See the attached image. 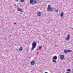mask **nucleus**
<instances>
[{
    "label": "nucleus",
    "instance_id": "f257e3e1",
    "mask_svg": "<svg viewBox=\"0 0 73 73\" xmlns=\"http://www.w3.org/2000/svg\"><path fill=\"white\" fill-rule=\"evenodd\" d=\"M30 3L31 4L32 3V5H35L37 4V0H30Z\"/></svg>",
    "mask_w": 73,
    "mask_h": 73
},
{
    "label": "nucleus",
    "instance_id": "1a4fd4ad",
    "mask_svg": "<svg viewBox=\"0 0 73 73\" xmlns=\"http://www.w3.org/2000/svg\"><path fill=\"white\" fill-rule=\"evenodd\" d=\"M17 10L18 11H21V12H23V9H21L20 8L17 9Z\"/></svg>",
    "mask_w": 73,
    "mask_h": 73
},
{
    "label": "nucleus",
    "instance_id": "dca6fc26",
    "mask_svg": "<svg viewBox=\"0 0 73 73\" xmlns=\"http://www.w3.org/2000/svg\"><path fill=\"white\" fill-rule=\"evenodd\" d=\"M65 73H69V72H65Z\"/></svg>",
    "mask_w": 73,
    "mask_h": 73
},
{
    "label": "nucleus",
    "instance_id": "9d476101",
    "mask_svg": "<svg viewBox=\"0 0 73 73\" xmlns=\"http://www.w3.org/2000/svg\"><path fill=\"white\" fill-rule=\"evenodd\" d=\"M53 59H54V60H57V57L56 56H54L53 57Z\"/></svg>",
    "mask_w": 73,
    "mask_h": 73
},
{
    "label": "nucleus",
    "instance_id": "4be33fe9",
    "mask_svg": "<svg viewBox=\"0 0 73 73\" xmlns=\"http://www.w3.org/2000/svg\"><path fill=\"white\" fill-rule=\"evenodd\" d=\"M40 46H39V48H40Z\"/></svg>",
    "mask_w": 73,
    "mask_h": 73
},
{
    "label": "nucleus",
    "instance_id": "0eeeda50",
    "mask_svg": "<svg viewBox=\"0 0 73 73\" xmlns=\"http://www.w3.org/2000/svg\"><path fill=\"white\" fill-rule=\"evenodd\" d=\"M30 63L31 65H34V64H35V61L34 60L32 61Z\"/></svg>",
    "mask_w": 73,
    "mask_h": 73
},
{
    "label": "nucleus",
    "instance_id": "6ab92c4d",
    "mask_svg": "<svg viewBox=\"0 0 73 73\" xmlns=\"http://www.w3.org/2000/svg\"><path fill=\"white\" fill-rule=\"evenodd\" d=\"M55 46H57V45H55Z\"/></svg>",
    "mask_w": 73,
    "mask_h": 73
},
{
    "label": "nucleus",
    "instance_id": "423d86ee",
    "mask_svg": "<svg viewBox=\"0 0 73 73\" xmlns=\"http://www.w3.org/2000/svg\"><path fill=\"white\" fill-rule=\"evenodd\" d=\"M70 39V35L68 34V36L66 38V40L68 41Z\"/></svg>",
    "mask_w": 73,
    "mask_h": 73
},
{
    "label": "nucleus",
    "instance_id": "4468645a",
    "mask_svg": "<svg viewBox=\"0 0 73 73\" xmlns=\"http://www.w3.org/2000/svg\"><path fill=\"white\" fill-rule=\"evenodd\" d=\"M70 70H71L70 69H69L66 70V71H70Z\"/></svg>",
    "mask_w": 73,
    "mask_h": 73
},
{
    "label": "nucleus",
    "instance_id": "7ed1b4c3",
    "mask_svg": "<svg viewBox=\"0 0 73 73\" xmlns=\"http://www.w3.org/2000/svg\"><path fill=\"white\" fill-rule=\"evenodd\" d=\"M52 11V8L50 7L49 5H48V7L47 8V11Z\"/></svg>",
    "mask_w": 73,
    "mask_h": 73
},
{
    "label": "nucleus",
    "instance_id": "ddd939ff",
    "mask_svg": "<svg viewBox=\"0 0 73 73\" xmlns=\"http://www.w3.org/2000/svg\"><path fill=\"white\" fill-rule=\"evenodd\" d=\"M53 62H57V61L55 60V59H53L52 60Z\"/></svg>",
    "mask_w": 73,
    "mask_h": 73
},
{
    "label": "nucleus",
    "instance_id": "f8f14e48",
    "mask_svg": "<svg viewBox=\"0 0 73 73\" xmlns=\"http://www.w3.org/2000/svg\"><path fill=\"white\" fill-rule=\"evenodd\" d=\"M63 15H64V13L63 12H62L60 14V16L61 17H62V16H63Z\"/></svg>",
    "mask_w": 73,
    "mask_h": 73
},
{
    "label": "nucleus",
    "instance_id": "412c9836",
    "mask_svg": "<svg viewBox=\"0 0 73 73\" xmlns=\"http://www.w3.org/2000/svg\"><path fill=\"white\" fill-rule=\"evenodd\" d=\"M26 0L28 1V0Z\"/></svg>",
    "mask_w": 73,
    "mask_h": 73
},
{
    "label": "nucleus",
    "instance_id": "aec40b11",
    "mask_svg": "<svg viewBox=\"0 0 73 73\" xmlns=\"http://www.w3.org/2000/svg\"><path fill=\"white\" fill-rule=\"evenodd\" d=\"M72 71H73V69H72Z\"/></svg>",
    "mask_w": 73,
    "mask_h": 73
},
{
    "label": "nucleus",
    "instance_id": "20e7f679",
    "mask_svg": "<svg viewBox=\"0 0 73 73\" xmlns=\"http://www.w3.org/2000/svg\"><path fill=\"white\" fill-rule=\"evenodd\" d=\"M37 15L38 16H41V12L38 11L37 13Z\"/></svg>",
    "mask_w": 73,
    "mask_h": 73
},
{
    "label": "nucleus",
    "instance_id": "9b49d317",
    "mask_svg": "<svg viewBox=\"0 0 73 73\" xmlns=\"http://www.w3.org/2000/svg\"><path fill=\"white\" fill-rule=\"evenodd\" d=\"M19 51L20 52H21V51H22L23 50V48L21 47H20V48H19Z\"/></svg>",
    "mask_w": 73,
    "mask_h": 73
},
{
    "label": "nucleus",
    "instance_id": "f3484780",
    "mask_svg": "<svg viewBox=\"0 0 73 73\" xmlns=\"http://www.w3.org/2000/svg\"><path fill=\"white\" fill-rule=\"evenodd\" d=\"M15 0V1H19V0Z\"/></svg>",
    "mask_w": 73,
    "mask_h": 73
},
{
    "label": "nucleus",
    "instance_id": "39448f33",
    "mask_svg": "<svg viewBox=\"0 0 73 73\" xmlns=\"http://www.w3.org/2000/svg\"><path fill=\"white\" fill-rule=\"evenodd\" d=\"M66 52H72V50H66V49H65L64 50V53H66Z\"/></svg>",
    "mask_w": 73,
    "mask_h": 73
},
{
    "label": "nucleus",
    "instance_id": "f03ea898",
    "mask_svg": "<svg viewBox=\"0 0 73 73\" xmlns=\"http://www.w3.org/2000/svg\"><path fill=\"white\" fill-rule=\"evenodd\" d=\"M32 45L33 46L31 49V50H33V49L36 48V42H33L32 44Z\"/></svg>",
    "mask_w": 73,
    "mask_h": 73
},
{
    "label": "nucleus",
    "instance_id": "6e6552de",
    "mask_svg": "<svg viewBox=\"0 0 73 73\" xmlns=\"http://www.w3.org/2000/svg\"><path fill=\"white\" fill-rule=\"evenodd\" d=\"M60 59L61 60H63L64 58H65V56L63 55H61L60 56Z\"/></svg>",
    "mask_w": 73,
    "mask_h": 73
},
{
    "label": "nucleus",
    "instance_id": "a211bd4d",
    "mask_svg": "<svg viewBox=\"0 0 73 73\" xmlns=\"http://www.w3.org/2000/svg\"><path fill=\"white\" fill-rule=\"evenodd\" d=\"M45 73H48V72H45Z\"/></svg>",
    "mask_w": 73,
    "mask_h": 73
},
{
    "label": "nucleus",
    "instance_id": "2eb2a0df",
    "mask_svg": "<svg viewBox=\"0 0 73 73\" xmlns=\"http://www.w3.org/2000/svg\"><path fill=\"white\" fill-rule=\"evenodd\" d=\"M24 1V0H21V3H23Z\"/></svg>",
    "mask_w": 73,
    "mask_h": 73
}]
</instances>
